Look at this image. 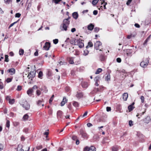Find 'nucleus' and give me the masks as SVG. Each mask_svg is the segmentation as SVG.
<instances>
[{"label": "nucleus", "mask_w": 151, "mask_h": 151, "mask_svg": "<svg viewBox=\"0 0 151 151\" xmlns=\"http://www.w3.org/2000/svg\"><path fill=\"white\" fill-rule=\"evenodd\" d=\"M43 76V73L42 71H40L38 74V77L39 78H42V77Z\"/></svg>", "instance_id": "nucleus-31"}, {"label": "nucleus", "mask_w": 151, "mask_h": 151, "mask_svg": "<svg viewBox=\"0 0 151 151\" xmlns=\"http://www.w3.org/2000/svg\"><path fill=\"white\" fill-rule=\"evenodd\" d=\"M21 15V14L19 13H17L15 14V17H19Z\"/></svg>", "instance_id": "nucleus-39"}, {"label": "nucleus", "mask_w": 151, "mask_h": 151, "mask_svg": "<svg viewBox=\"0 0 151 151\" xmlns=\"http://www.w3.org/2000/svg\"><path fill=\"white\" fill-rule=\"evenodd\" d=\"M24 52V51L23 49H20L19 50V54L20 55H23V54Z\"/></svg>", "instance_id": "nucleus-29"}, {"label": "nucleus", "mask_w": 151, "mask_h": 151, "mask_svg": "<svg viewBox=\"0 0 151 151\" xmlns=\"http://www.w3.org/2000/svg\"><path fill=\"white\" fill-rule=\"evenodd\" d=\"M17 22H18V21L14 22L11 24L9 26V28L10 27L13 26L14 24H15V23H16Z\"/></svg>", "instance_id": "nucleus-43"}, {"label": "nucleus", "mask_w": 151, "mask_h": 151, "mask_svg": "<svg viewBox=\"0 0 151 151\" xmlns=\"http://www.w3.org/2000/svg\"><path fill=\"white\" fill-rule=\"evenodd\" d=\"M134 108V107L132 106V105H130L128 106V109L129 111H132Z\"/></svg>", "instance_id": "nucleus-21"}, {"label": "nucleus", "mask_w": 151, "mask_h": 151, "mask_svg": "<svg viewBox=\"0 0 151 151\" xmlns=\"http://www.w3.org/2000/svg\"><path fill=\"white\" fill-rule=\"evenodd\" d=\"M82 86L84 88H86L88 86L87 84L86 83H82Z\"/></svg>", "instance_id": "nucleus-35"}, {"label": "nucleus", "mask_w": 151, "mask_h": 151, "mask_svg": "<svg viewBox=\"0 0 151 151\" xmlns=\"http://www.w3.org/2000/svg\"><path fill=\"white\" fill-rule=\"evenodd\" d=\"M58 39H55L53 40V42L54 44H56L58 43Z\"/></svg>", "instance_id": "nucleus-37"}, {"label": "nucleus", "mask_w": 151, "mask_h": 151, "mask_svg": "<svg viewBox=\"0 0 151 151\" xmlns=\"http://www.w3.org/2000/svg\"><path fill=\"white\" fill-rule=\"evenodd\" d=\"M36 93L37 95L39 96L41 94V92L39 90H37L36 91Z\"/></svg>", "instance_id": "nucleus-32"}, {"label": "nucleus", "mask_w": 151, "mask_h": 151, "mask_svg": "<svg viewBox=\"0 0 151 151\" xmlns=\"http://www.w3.org/2000/svg\"><path fill=\"white\" fill-rule=\"evenodd\" d=\"M4 13L3 11L2 10L1 8H0V14H3Z\"/></svg>", "instance_id": "nucleus-64"}, {"label": "nucleus", "mask_w": 151, "mask_h": 151, "mask_svg": "<svg viewBox=\"0 0 151 151\" xmlns=\"http://www.w3.org/2000/svg\"><path fill=\"white\" fill-rule=\"evenodd\" d=\"M72 139L73 140H75L77 139V137L75 136H73L72 137Z\"/></svg>", "instance_id": "nucleus-58"}, {"label": "nucleus", "mask_w": 151, "mask_h": 151, "mask_svg": "<svg viewBox=\"0 0 151 151\" xmlns=\"http://www.w3.org/2000/svg\"><path fill=\"white\" fill-rule=\"evenodd\" d=\"M99 28L97 27H96L94 29V31L95 32H97L99 31Z\"/></svg>", "instance_id": "nucleus-42"}, {"label": "nucleus", "mask_w": 151, "mask_h": 151, "mask_svg": "<svg viewBox=\"0 0 151 151\" xmlns=\"http://www.w3.org/2000/svg\"><path fill=\"white\" fill-rule=\"evenodd\" d=\"M128 97V94L124 93L123 95V99L124 101H126Z\"/></svg>", "instance_id": "nucleus-14"}, {"label": "nucleus", "mask_w": 151, "mask_h": 151, "mask_svg": "<svg viewBox=\"0 0 151 151\" xmlns=\"http://www.w3.org/2000/svg\"><path fill=\"white\" fill-rule=\"evenodd\" d=\"M5 3L6 4H9L12 2V0H4Z\"/></svg>", "instance_id": "nucleus-28"}, {"label": "nucleus", "mask_w": 151, "mask_h": 151, "mask_svg": "<svg viewBox=\"0 0 151 151\" xmlns=\"http://www.w3.org/2000/svg\"><path fill=\"white\" fill-rule=\"evenodd\" d=\"M88 112L87 111H86L84 113V114L82 116V117H83L85 116H86Z\"/></svg>", "instance_id": "nucleus-57"}, {"label": "nucleus", "mask_w": 151, "mask_h": 151, "mask_svg": "<svg viewBox=\"0 0 151 151\" xmlns=\"http://www.w3.org/2000/svg\"><path fill=\"white\" fill-rule=\"evenodd\" d=\"M110 75H108L106 77V80L107 81H108V80H109L110 79Z\"/></svg>", "instance_id": "nucleus-56"}, {"label": "nucleus", "mask_w": 151, "mask_h": 151, "mask_svg": "<svg viewBox=\"0 0 151 151\" xmlns=\"http://www.w3.org/2000/svg\"><path fill=\"white\" fill-rule=\"evenodd\" d=\"M134 35H128L127 36V37L128 39H129L131 38V37H134Z\"/></svg>", "instance_id": "nucleus-60"}, {"label": "nucleus", "mask_w": 151, "mask_h": 151, "mask_svg": "<svg viewBox=\"0 0 151 151\" xmlns=\"http://www.w3.org/2000/svg\"><path fill=\"white\" fill-rule=\"evenodd\" d=\"M22 145H19L17 148V151H24V150L22 149Z\"/></svg>", "instance_id": "nucleus-17"}, {"label": "nucleus", "mask_w": 151, "mask_h": 151, "mask_svg": "<svg viewBox=\"0 0 151 151\" xmlns=\"http://www.w3.org/2000/svg\"><path fill=\"white\" fill-rule=\"evenodd\" d=\"M4 148V146L3 145L0 144V151L2 150Z\"/></svg>", "instance_id": "nucleus-50"}, {"label": "nucleus", "mask_w": 151, "mask_h": 151, "mask_svg": "<svg viewBox=\"0 0 151 151\" xmlns=\"http://www.w3.org/2000/svg\"><path fill=\"white\" fill-rule=\"evenodd\" d=\"M5 61L6 62H8L9 61V59H8V56L7 55H5Z\"/></svg>", "instance_id": "nucleus-34"}, {"label": "nucleus", "mask_w": 151, "mask_h": 151, "mask_svg": "<svg viewBox=\"0 0 151 151\" xmlns=\"http://www.w3.org/2000/svg\"><path fill=\"white\" fill-rule=\"evenodd\" d=\"M88 46L90 47H92L93 46V44L91 42H88V45L86 46V48H87Z\"/></svg>", "instance_id": "nucleus-27"}, {"label": "nucleus", "mask_w": 151, "mask_h": 151, "mask_svg": "<svg viewBox=\"0 0 151 151\" xmlns=\"http://www.w3.org/2000/svg\"><path fill=\"white\" fill-rule=\"evenodd\" d=\"M7 71L11 75H13L14 74L15 72V69L14 68H11L9 69Z\"/></svg>", "instance_id": "nucleus-11"}, {"label": "nucleus", "mask_w": 151, "mask_h": 151, "mask_svg": "<svg viewBox=\"0 0 151 151\" xmlns=\"http://www.w3.org/2000/svg\"><path fill=\"white\" fill-rule=\"evenodd\" d=\"M89 53V51L87 50H86L84 51L83 55L84 56H86L88 55Z\"/></svg>", "instance_id": "nucleus-23"}, {"label": "nucleus", "mask_w": 151, "mask_h": 151, "mask_svg": "<svg viewBox=\"0 0 151 151\" xmlns=\"http://www.w3.org/2000/svg\"><path fill=\"white\" fill-rule=\"evenodd\" d=\"M83 96V93L81 92H77L76 94V97L79 99L82 98Z\"/></svg>", "instance_id": "nucleus-9"}, {"label": "nucleus", "mask_w": 151, "mask_h": 151, "mask_svg": "<svg viewBox=\"0 0 151 151\" xmlns=\"http://www.w3.org/2000/svg\"><path fill=\"white\" fill-rule=\"evenodd\" d=\"M62 111H58L57 113L58 116L60 117L62 114Z\"/></svg>", "instance_id": "nucleus-26"}, {"label": "nucleus", "mask_w": 151, "mask_h": 151, "mask_svg": "<svg viewBox=\"0 0 151 151\" xmlns=\"http://www.w3.org/2000/svg\"><path fill=\"white\" fill-rule=\"evenodd\" d=\"M73 17L75 19H77L78 17V14L77 12H74L72 14Z\"/></svg>", "instance_id": "nucleus-16"}, {"label": "nucleus", "mask_w": 151, "mask_h": 151, "mask_svg": "<svg viewBox=\"0 0 151 151\" xmlns=\"http://www.w3.org/2000/svg\"><path fill=\"white\" fill-rule=\"evenodd\" d=\"M22 89V87L20 86H18L17 87V90L18 91H20Z\"/></svg>", "instance_id": "nucleus-45"}, {"label": "nucleus", "mask_w": 151, "mask_h": 151, "mask_svg": "<svg viewBox=\"0 0 151 151\" xmlns=\"http://www.w3.org/2000/svg\"><path fill=\"white\" fill-rule=\"evenodd\" d=\"M66 63L65 62H62V61H60L59 62V64L60 65H62L64 64H65Z\"/></svg>", "instance_id": "nucleus-54"}, {"label": "nucleus", "mask_w": 151, "mask_h": 151, "mask_svg": "<svg viewBox=\"0 0 151 151\" xmlns=\"http://www.w3.org/2000/svg\"><path fill=\"white\" fill-rule=\"evenodd\" d=\"M132 0H128V1L127 2L126 4L127 5H128L130 4L131 2L132 1Z\"/></svg>", "instance_id": "nucleus-53"}, {"label": "nucleus", "mask_w": 151, "mask_h": 151, "mask_svg": "<svg viewBox=\"0 0 151 151\" xmlns=\"http://www.w3.org/2000/svg\"><path fill=\"white\" fill-rule=\"evenodd\" d=\"M100 58L101 61H103L104 60V57L102 55L101 56Z\"/></svg>", "instance_id": "nucleus-55"}, {"label": "nucleus", "mask_w": 151, "mask_h": 151, "mask_svg": "<svg viewBox=\"0 0 151 151\" xmlns=\"http://www.w3.org/2000/svg\"><path fill=\"white\" fill-rule=\"evenodd\" d=\"M22 106L26 110H28L30 108V105L26 101L24 102V103L22 104Z\"/></svg>", "instance_id": "nucleus-7"}, {"label": "nucleus", "mask_w": 151, "mask_h": 151, "mask_svg": "<svg viewBox=\"0 0 151 151\" xmlns=\"http://www.w3.org/2000/svg\"><path fill=\"white\" fill-rule=\"evenodd\" d=\"M102 43L100 41H97L94 44V47L96 50L99 49L100 47L101 46Z\"/></svg>", "instance_id": "nucleus-6"}, {"label": "nucleus", "mask_w": 151, "mask_h": 151, "mask_svg": "<svg viewBox=\"0 0 151 151\" xmlns=\"http://www.w3.org/2000/svg\"><path fill=\"white\" fill-rule=\"evenodd\" d=\"M116 61L118 63H120L121 61V59L120 58H117L116 59Z\"/></svg>", "instance_id": "nucleus-49"}, {"label": "nucleus", "mask_w": 151, "mask_h": 151, "mask_svg": "<svg viewBox=\"0 0 151 151\" xmlns=\"http://www.w3.org/2000/svg\"><path fill=\"white\" fill-rule=\"evenodd\" d=\"M73 105L75 107H77L79 105V104L78 102L75 101H73Z\"/></svg>", "instance_id": "nucleus-20"}, {"label": "nucleus", "mask_w": 151, "mask_h": 151, "mask_svg": "<svg viewBox=\"0 0 151 151\" xmlns=\"http://www.w3.org/2000/svg\"><path fill=\"white\" fill-rule=\"evenodd\" d=\"M96 148L93 146H91L90 147H86L84 149V151H96Z\"/></svg>", "instance_id": "nucleus-5"}, {"label": "nucleus", "mask_w": 151, "mask_h": 151, "mask_svg": "<svg viewBox=\"0 0 151 151\" xmlns=\"http://www.w3.org/2000/svg\"><path fill=\"white\" fill-rule=\"evenodd\" d=\"M99 0H93L92 3L93 5H95L98 3Z\"/></svg>", "instance_id": "nucleus-30"}, {"label": "nucleus", "mask_w": 151, "mask_h": 151, "mask_svg": "<svg viewBox=\"0 0 151 151\" xmlns=\"http://www.w3.org/2000/svg\"><path fill=\"white\" fill-rule=\"evenodd\" d=\"M35 71H31L30 73H28L27 77L29 79H31V80H32V78L35 76Z\"/></svg>", "instance_id": "nucleus-4"}, {"label": "nucleus", "mask_w": 151, "mask_h": 151, "mask_svg": "<svg viewBox=\"0 0 151 151\" xmlns=\"http://www.w3.org/2000/svg\"><path fill=\"white\" fill-rule=\"evenodd\" d=\"M6 99H8L9 102L10 104H12L14 103L15 100L14 99H11L9 96H7Z\"/></svg>", "instance_id": "nucleus-12"}, {"label": "nucleus", "mask_w": 151, "mask_h": 151, "mask_svg": "<svg viewBox=\"0 0 151 151\" xmlns=\"http://www.w3.org/2000/svg\"><path fill=\"white\" fill-rule=\"evenodd\" d=\"M70 43L72 44L78 45L80 48H81L84 46V44L82 42V40L80 39H72L70 41Z\"/></svg>", "instance_id": "nucleus-1"}, {"label": "nucleus", "mask_w": 151, "mask_h": 151, "mask_svg": "<svg viewBox=\"0 0 151 151\" xmlns=\"http://www.w3.org/2000/svg\"><path fill=\"white\" fill-rule=\"evenodd\" d=\"M12 78H8L7 79L6 81L7 83H9V82H10L12 81Z\"/></svg>", "instance_id": "nucleus-48"}, {"label": "nucleus", "mask_w": 151, "mask_h": 151, "mask_svg": "<svg viewBox=\"0 0 151 151\" xmlns=\"http://www.w3.org/2000/svg\"><path fill=\"white\" fill-rule=\"evenodd\" d=\"M69 63L70 64H72L74 63L73 60L71 58H70L69 59Z\"/></svg>", "instance_id": "nucleus-40"}, {"label": "nucleus", "mask_w": 151, "mask_h": 151, "mask_svg": "<svg viewBox=\"0 0 151 151\" xmlns=\"http://www.w3.org/2000/svg\"><path fill=\"white\" fill-rule=\"evenodd\" d=\"M6 127L9 128L10 127V122L9 120H7L6 123Z\"/></svg>", "instance_id": "nucleus-33"}, {"label": "nucleus", "mask_w": 151, "mask_h": 151, "mask_svg": "<svg viewBox=\"0 0 151 151\" xmlns=\"http://www.w3.org/2000/svg\"><path fill=\"white\" fill-rule=\"evenodd\" d=\"M102 70V69L100 68H98L97 69L96 71V72L95 73L96 74H98L100 73L101 72Z\"/></svg>", "instance_id": "nucleus-25"}, {"label": "nucleus", "mask_w": 151, "mask_h": 151, "mask_svg": "<svg viewBox=\"0 0 151 151\" xmlns=\"http://www.w3.org/2000/svg\"><path fill=\"white\" fill-rule=\"evenodd\" d=\"M29 117V116L27 114H26L23 117V119L24 120H27Z\"/></svg>", "instance_id": "nucleus-22"}, {"label": "nucleus", "mask_w": 151, "mask_h": 151, "mask_svg": "<svg viewBox=\"0 0 151 151\" xmlns=\"http://www.w3.org/2000/svg\"><path fill=\"white\" fill-rule=\"evenodd\" d=\"M149 63V60L147 58L145 61H142L140 63V66L143 68L146 67Z\"/></svg>", "instance_id": "nucleus-3"}, {"label": "nucleus", "mask_w": 151, "mask_h": 151, "mask_svg": "<svg viewBox=\"0 0 151 151\" xmlns=\"http://www.w3.org/2000/svg\"><path fill=\"white\" fill-rule=\"evenodd\" d=\"M112 151H117L118 150V148L117 146H114L112 148Z\"/></svg>", "instance_id": "nucleus-24"}, {"label": "nucleus", "mask_w": 151, "mask_h": 151, "mask_svg": "<svg viewBox=\"0 0 151 151\" xmlns=\"http://www.w3.org/2000/svg\"><path fill=\"white\" fill-rule=\"evenodd\" d=\"M36 148L37 149L39 150L42 148V145L39 146H37Z\"/></svg>", "instance_id": "nucleus-46"}, {"label": "nucleus", "mask_w": 151, "mask_h": 151, "mask_svg": "<svg viewBox=\"0 0 151 151\" xmlns=\"http://www.w3.org/2000/svg\"><path fill=\"white\" fill-rule=\"evenodd\" d=\"M129 125L130 127H131L133 125V122L132 120H130L129 121Z\"/></svg>", "instance_id": "nucleus-44"}, {"label": "nucleus", "mask_w": 151, "mask_h": 151, "mask_svg": "<svg viewBox=\"0 0 151 151\" xmlns=\"http://www.w3.org/2000/svg\"><path fill=\"white\" fill-rule=\"evenodd\" d=\"M134 26L137 27L139 28L140 27V26L139 24H134Z\"/></svg>", "instance_id": "nucleus-61"}, {"label": "nucleus", "mask_w": 151, "mask_h": 151, "mask_svg": "<svg viewBox=\"0 0 151 151\" xmlns=\"http://www.w3.org/2000/svg\"><path fill=\"white\" fill-rule=\"evenodd\" d=\"M140 99H141V101L142 103H143L144 102V97L143 96H142L141 97V98H140Z\"/></svg>", "instance_id": "nucleus-47"}, {"label": "nucleus", "mask_w": 151, "mask_h": 151, "mask_svg": "<svg viewBox=\"0 0 151 151\" xmlns=\"http://www.w3.org/2000/svg\"><path fill=\"white\" fill-rule=\"evenodd\" d=\"M69 24L68 23L67 21L66 20H63V24H62L60 27V29L61 30L66 31L67 30V28L68 27Z\"/></svg>", "instance_id": "nucleus-2"}, {"label": "nucleus", "mask_w": 151, "mask_h": 151, "mask_svg": "<svg viewBox=\"0 0 151 151\" xmlns=\"http://www.w3.org/2000/svg\"><path fill=\"white\" fill-rule=\"evenodd\" d=\"M145 122L146 123H148L150 121V117L149 116H147L146 117L145 119L144 120Z\"/></svg>", "instance_id": "nucleus-18"}, {"label": "nucleus", "mask_w": 151, "mask_h": 151, "mask_svg": "<svg viewBox=\"0 0 151 151\" xmlns=\"http://www.w3.org/2000/svg\"><path fill=\"white\" fill-rule=\"evenodd\" d=\"M106 111H109L111 110V108L110 107H106Z\"/></svg>", "instance_id": "nucleus-52"}, {"label": "nucleus", "mask_w": 151, "mask_h": 151, "mask_svg": "<svg viewBox=\"0 0 151 151\" xmlns=\"http://www.w3.org/2000/svg\"><path fill=\"white\" fill-rule=\"evenodd\" d=\"M50 47V43L49 42H46L43 47V48L45 50H48Z\"/></svg>", "instance_id": "nucleus-8"}, {"label": "nucleus", "mask_w": 151, "mask_h": 151, "mask_svg": "<svg viewBox=\"0 0 151 151\" xmlns=\"http://www.w3.org/2000/svg\"><path fill=\"white\" fill-rule=\"evenodd\" d=\"M70 19V17H68L67 19H65L64 20H66V21H67L68 23H69V22H70V21H69L68 20Z\"/></svg>", "instance_id": "nucleus-63"}, {"label": "nucleus", "mask_w": 151, "mask_h": 151, "mask_svg": "<svg viewBox=\"0 0 151 151\" xmlns=\"http://www.w3.org/2000/svg\"><path fill=\"white\" fill-rule=\"evenodd\" d=\"M145 93L147 96H151V90L147 91Z\"/></svg>", "instance_id": "nucleus-19"}, {"label": "nucleus", "mask_w": 151, "mask_h": 151, "mask_svg": "<svg viewBox=\"0 0 151 151\" xmlns=\"http://www.w3.org/2000/svg\"><path fill=\"white\" fill-rule=\"evenodd\" d=\"M76 30V29L75 28H73L71 29V32H75Z\"/></svg>", "instance_id": "nucleus-62"}, {"label": "nucleus", "mask_w": 151, "mask_h": 151, "mask_svg": "<svg viewBox=\"0 0 151 151\" xmlns=\"http://www.w3.org/2000/svg\"><path fill=\"white\" fill-rule=\"evenodd\" d=\"M33 92V90L32 88H29L27 91V93L29 96H31Z\"/></svg>", "instance_id": "nucleus-13"}, {"label": "nucleus", "mask_w": 151, "mask_h": 151, "mask_svg": "<svg viewBox=\"0 0 151 151\" xmlns=\"http://www.w3.org/2000/svg\"><path fill=\"white\" fill-rule=\"evenodd\" d=\"M68 101L67 99H66V98L65 97L63 98V100L61 103V106H63Z\"/></svg>", "instance_id": "nucleus-10"}, {"label": "nucleus", "mask_w": 151, "mask_h": 151, "mask_svg": "<svg viewBox=\"0 0 151 151\" xmlns=\"http://www.w3.org/2000/svg\"><path fill=\"white\" fill-rule=\"evenodd\" d=\"M99 79V76H96L94 79V81L95 82H98Z\"/></svg>", "instance_id": "nucleus-38"}, {"label": "nucleus", "mask_w": 151, "mask_h": 151, "mask_svg": "<svg viewBox=\"0 0 151 151\" xmlns=\"http://www.w3.org/2000/svg\"><path fill=\"white\" fill-rule=\"evenodd\" d=\"M42 101L41 100H39L37 101V104L38 106H40L41 104Z\"/></svg>", "instance_id": "nucleus-41"}, {"label": "nucleus", "mask_w": 151, "mask_h": 151, "mask_svg": "<svg viewBox=\"0 0 151 151\" xmlns=\"http://www.w3.org/2000/svg\"><path fill=\"white\" fill-rule=\"evenodd\" d=\"M62 0H52L53 2H54L56 4H58Z\"/></svg>", "instance_id": "nucleus-36"}, {"label": "nucleus", "mask_w": 151, "mask_h": 151, "mask_svg": "<svg viewBox=\"0 0 151 151\" xmlns=\"http://www.w3.org/2000/svg\"><path fill=\"white\" fill-rule=\"evenodd\" d=\"M94 27V25L92 24H90L88 26V29L89 30H92Z\"/></svg>", "instance_id": "nucleus-15"}, {"label": "nucleus", "mask_w": 151, "mask_h": 151, "mask_svg": "<svg viewBox=\"0 0 151 151\" xmlns=\"http://www.w3.org/2000/svg\"><path fill=\"white\" fill-rule=\"evenodd\" d=\"M87 126L88 127H90L92 126V124L91 123H89L87 124Z\"/></svg>", "instance_id": "nucleus-59"}, {"label": "nucleus", "mask_w": 151, "mask_h": 151, "mask_svg": "<svg viewBox=\"0 0 151 151\" xmlns=\"http://www.w3.org/2000/svg\"><path fill=\"white\" fill-rule=\"evenodd\" d=\"M93 14L94 15H96L98 14V11L97 10H94L93 11Z\"/></svg>", "instance_id": "nucleus-51"}]
</instances>
